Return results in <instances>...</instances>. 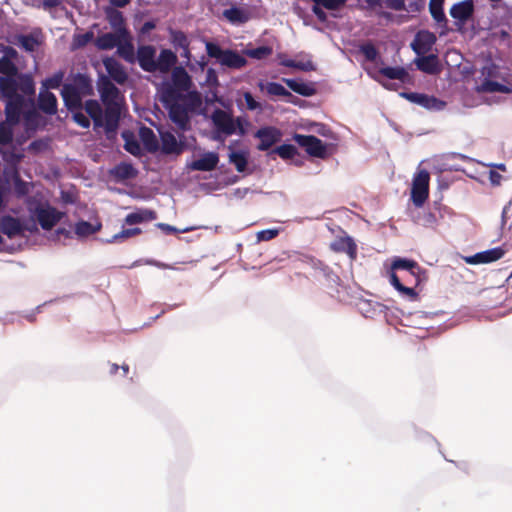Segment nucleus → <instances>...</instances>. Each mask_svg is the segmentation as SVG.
Segmentation results:
<instances>
[{
  "label": "nucleus",
  "instance_id": "17",
  "mask_svg": "<svg viewBox=\"0 0 512 512\" xmlns=\"http://www.w3.org/2000/svg\"><path fill=\"white\" fill-rule=\"evenodd\" d=\"M127 34V29H118L114 33H103L95 40V45L100 50H111L119 44L121 37Z\"/></svg>",
  "mask_w": 512,
  "mask_h": 512
},
{
  "label": "nucleus",
  "instance_id": "9",
  "mask_svg": "<svg viewBox=\"0 0 512 512\" xmlns=\"http://www.w3.org/2000/svg\"><path fill=\"white\" fill-rule=\"evenodd\" d=\"M25 105L24 96H16L13 99L6 100L4 109L5 120L7 123L18 125L23 115V108Z\"/></svg>",
  "mask_w": 512,
  "mask_h": 512
},
{
  "label": "nucleus",
  "instance_id": "30",
  "mask_svg": "<svg viewBox=\"0 0 512 512\" xmlns=\"http://www.w3.org/2000/svg\"><path fill=\"white\" fill-rule=\"evenodd\" d=\"M417 68L427 74H436L439 72L438 58L434 54L425 56V54L415 60Z\"/></svg>",
  "mask_w": 512,
  "mask_h": 512
},
{
  "label": "nucleus",
  "instance_id": "55",
  "mask_svg": "<svg viewBox=\"0 0 512 512\" xmlns=\"http://www.w3.org/2000/svg\"><path fill=\"white\" fill-rule=\"evenodd\" d=\"M206 52L209 57L217 59L220 63L225 53V50H223L218 44L207 42Z\"/></svg>",
  "mask_w": 512,
  "mask_h": 512
},
{
  "label": "nucleus",
  "instance_id": "60",
  "mask_svg": "<svg viewBox=\"0 0 512 512\" xmlns=\"http://www.w3.org/2000/svg\"><path fill=\"white\" fill-rule=\"evenodd\" d=\"M279 231L277 229H265L261 230L257 233L258 241H269L274 239L278 235Z\"/></svg>",
  "mask_w": 512,
  "mask_h": 512
},
{
  "label": "nucleus",
  "instance_id": "47",
  "mask_svg": "<svg viewBox=\"0 0 512 512\" xmlns=\"http://www.w3.org/2000/svg\"><path fill=\"white\" fill-rule=\"evenodd\" d=\"M0 73L4 75L3 77H16L18 68L10 58L4 56L0 59Z\"/></svg>",
  "mask_w": 512,
  "mask_h": 512
},
{
  "label": "nucleus",
  "instance_id": "32",
  "mask_svg": "<svg viewBox=\"0 0 512 512\" xmlns=\"http://www.w3.org/2000/svg\"><path fill=\"white\" fill-rule=\"evenodd\" d=\"M157 218V213L150 209H138L137 211L128 214L125 217L127 225L139 224L147 221H152Z\"/></svg>",
  "mask_w": 512,
  "mask_h": 512
},
{
  "label": "nucleus",
  "instance_id": "35",
  "mask_svg": "<svg viewBox=\"0 0 512 512\" xmlns=\"http://www.w3.org/2000/svg\"><path fill=\"white\" fill-rule=\"evenodd\" d=\"M31 105L32 107L28 110H25L23 112V118L25 122V129L27 131H36L40 124V114L34 107V101L31 99Z\"/></svg>",
  "mask_w": 512,
  "mask_h": 512
},
{
  "label": "nucleus",
  "instance_id": "48",
  "mask_svg": "<svg viewBox=\"0 0 512 512\" xmlns=\"http://www.w3.org/2000/svg\"><path fill=\"white\" fill-rule=\"evenodd\" d=\"M273 49L270 46H260L257 48H249L244 51V54L250 58L262 60L272 55Z\"/></svg>",
  "mask_w": 512,
  "mask_h": 512
},
{
  "label": "nucleus",
  "instance_id": "37",
  "mask_svg": "<svg viewBox=\"0 0 512 512\" xmlns=\"http://www.w3.org/2000/svg\"><path fill=\"white\" fill-rule=\"evenodd\" d=\"M223 16L232 24H243L249 20L248 13L239 7L225 9Z\"/></svg>",
  "mask_w": 512,
  "mask_h": 512
},
{
  "label": "nucleus",
  "instance_id": "51",
  "mask_svg": "<svg viewBox=\"0 0 512 512\" xmlns=\"http://www.w3.org/2000/svg\"><path fill=\"white\" fill-rule=\"evenodd\" d=\"M266 92L273 96L290 97L292 94L280 83L269 82L266 85Z\"/></svg>",
  "mask_w": 512,
  "mask_h": 512
},
{
  "label": "nucleus",
  "instance_id": "27",
  "mask_svg": "<svg viewBox=\"0 0 512 512\" xmlns=\"http://www.w3.org/2000/svg\"><path fill=\"white\" fill-rule=\"evenodd\" d=\"M177 56L169 49L161 50L158 58L156 59V71L161 73H168L171 68L176 64Z\"/></svg>",
  "mask_w": 512,
  "mask_h": 512
},
{
  "label": "nucleus",
  "instance_id": "46",
  "mask_svg": "<svg viewBox=\"0 0 512 512\" xmlns=\"http://www.w3.org/2000/svg\"><path fill=\"white\" fill-rule=\"evenodd\" d=\"M14 124L6 121L0 122V145L7 146L12 143L14 136Z\"/></svg>",
  "mask_w": 512,
  "mask_h": 512
},
{
  "label": "nucleus",
  "instance_id": "64",
  "mask_svg": "<svg viewBox=\"0 0 512 512\" xmlns=\"http://www.w3.org/2000/svg\"><path fill=\"white\" fill-rule=\"evenodd\" d=\"M244 100L246 102V106L249 110H256L260 107L259 102H257L253 95L250 92L244 93Z\"/></svg>",
  "mask_w": 512,
  "mask_h": 512
},
{
  "label": "nucleus",
  "instance_id": "33",
  "mask_svg": "<svg viewBox=\"0 0 512 512\" xmlns=\"http://www.w3.org/2000/svg\"><path fill=\"white\" fill-rule=\"evenodd\" d=\"M17 90L18 83L14 77H0V93L6 100L22 96L17 93Z\"/></svg>",
  "mask_w": 512,
  "mask_h": 512
},
{
  "label": "nucleus",
  "instance_id": "58",
  "mask_svg": "<svg viewBox=\"0 0 512 512\" xmlns=\"http://www.w3.org/2000/svg\"><path fill=\"white\" fill-rule=\"evenodd\" d=\"M109 22L111 26L118 31V29H126L124 26V18L120 11H114L109 15Z\"/></svg>",
  "mask_w": 512,
  "mask_h": 512
},
{
  "label": "nucleus",
  "instance_id": "45",
  "mask_svg": "<svg viewBox=\"0 0 512 512\" xmlns=\"http://www.w3.org/2000/svg\"><path fill=\"white\" fill-rule=\"evenodd\" d=\"M170 41L176 50L190 45L187 35L181 30H170Z\"/></svg>",
  "mask_w": 512,
  "mask_h": 512
},
{
  "label": "nucleus",
  "instance_id": "57",
  "mask_svg": "<svg viewBox=\"0 0 512 512\" xmlns=\"http://www.w3.org/2000/svg\"><path fill=\"white\" fill-rule=\"evenodd\" d=\"M313 3L317 5H321L322 7L328 10H336L342 7L346 0H311Z\"/></svg>",
  "mask_w": 512,
  "mask_h": 512
},
{
  "label": "nucleus",
  "instance_id": "15",
  "mask_svg": "<svg viewBox=\"0 0 512 512\" xmlns=\"http://www.w3.org/2000/svg\"><path fill=\"white\" fill-rule=\"evenodd\" d=\"M103 65L109 75V79L111 78L119 85L125 84L128 79V74L116 59L113 57H106L103 59Z\"/></svg>",
  "mask_w": 512,
  "mask_h": 512
},
{
  "label": "nucleus",
  "instance_id": "31",
  "mask_svg": "<svg viewBox=\"0 0 512 512\" xmlns=\"http://www.w3.org/2000/svg\"><path fill=\"white\" fill-rule=\"evenodd\" d=\"M137 174L138 171L134 168V166L126 162H121L117 164L111 170V175L119 181L133 179L137 176Z\"/></svg>",
  "mask_w": 512,
  "mask_h": 512
},
{
  "label": "nucleus",
  "instance_id": "22",
  "mask_svg": "<svg viewBox=\"0 0 512 512\" xmlns=\"http://www.w3.org/2000/svg\"><path fill=\"white\" fill-rule=\"evenodd\" d=\"M473 12L474 5L471 0L458 2L450 8L451 17L463 23L473 15Z\"/></svg>",
  "mask_w": 512,
  "mask_h": 512
},
{
  "label": "nucleus",
  "instance_id": "34",
  "mask_svg": "<svg viewBox=\"0 0 512 512\" xmlns=\"http://www.w3.org/2000/svg\"><path fill=\"white\" fill-rule=\"evenodd\" d=\"M102 228L101 222L90 223L84 220H80L75 224V234L82 238L88 237L100 231Z\"/></svg>",
  "mask_w": 512,
  "mask_h": 512
},
{
  "label": "nucleus",
  "instance_id": "41",
  "mask_svg": "<svg viewBox=\"0 0 512 512\" xmlns=\"http://www.w3.org/2000/svg\"><path fill=\"white\" fill-rule=\"evenodd\" d=\"M390 283L401 294L411 299L417 297V292L415 291V289L413 287L403 285L400 278L394 272L390 274Z\"/></svg>",
  "mask_w": 512,
  "mask_h": 512
},
{
  "label": "nucleus",
  "instance_id": "28",
  "mask_svg": "<svg viewBox=\"0 0 512 512\" xmlns=\"http://www.w3.org/2000/svg\"><path fill=\"white\" fill-rule=\"evenodd\" d=\"M220 64L232 69H241L246 66L247 60L237 51L226 49Z\"/></svg>",
  "mask_w": 512,
  "mask_h": 512
},
{
  "label": "nucleus",
  "instance_id": "16",
  "mask_svg": "<svg viewBox=\"0 0 512 512\" xmlns=\"http://www.w3.org/2000/svg\"><path fill=\"white\" fill-rule=\"evenodd\" d=\"M61 96L63 98L66 108L74 112L76 110H82L83 102L82 96L74 89V86L70 84H64L61 90Z\"/></svg>",
  "mask_w": 512,
  "mask_h": 512
},
{
  "label": "nucleus",
  "instance_id": "54",
  "mask_svg": "<svg viewBox=\"0 0 512 512\" xmlns=\"http://www.w3.org/2000/svg\"><path fill=\"white\" fill-rule=\"evenodd\" d=\"M142 233V230L140 228H128V229H123L121 232L115 234L112 239L110 240V242H118V241H121L123 239H127V238H131V237H134L136 235H139Z\"/></svg>",
  "mask_w": 512,
  "mask_h": 512
},
{
  "label": "nucleus",
  "instance_id": "59",
  "mask_svg": "<svg viewBox=\"0 0 512 512\" xmlns=\"http://www.w3.org/2000/svg\"><path fill=\"white\" fill-rule=\"evenodd\" d=\"M73 120L82 128H89L91 123L89 118L82 113L81 110H76L73 112Z\"/></svg>",
  "mask_w": 512,
  "mask_h": 512
},
{
  "label": "nucleus",
  "instance_id": "38",
  "mask_svg": "<svg viewBox=\"0 0 512 512\" xmlns=\"http://www.w3.org/2000/svg\"><path fill=\"white\" fill-rule=\"evenodd\" d=\"M3 159L7 162L8 167L5 169L6 173L14 172V169H19V164L24 159V153L22 151L16 152L14 150L3 152Z\"/></svg>",
  "mask_w": 512,
  "mask_h": 512
},
{
  "label": "nucleus",
  "instance_id": "43",
  "mask_svg": "<svg viewBox=\"0 0 512 512\" xmlns=\"http://www.w3.org/2000/svg\"><path fill=\"white\" fill-rule=\"evenodd\" d=\"M379 73L392 80L405 81L408 77V72L403 67H383L379 70Z\"/></svg>",
  "mask_w": 512,
  "mask_h": 512
},
{
  "label": "nucleus",
  "instance_id": "61",
  "mask_svg": "<svg viewBox=\"0 0 512 512\" xmlns=\"http://www.w3.org/2000/svg\"><path fill=\"white\" fill-rule=\"evenodd\" d=\"M124 148L127 152L134 156H139L141 154L140 144L136 140H127Z\"/></svg>",
  "mask_w": 512,
  "mask_h": 512
},
{
  "label": "nucleus",
  "instance_id": "62",
  "mask_svg": "<svg viewBox=\"0 0 512 512\" xmlns=\"http://www.w3.org/2000/svg\"><path fill=\"white\" fill-rule=\"evenodd\" d=\"M384 3L387 8L392 10H406L405 0H384Z\"/></svg>",
  "mask_w": 512,
  "mask_h": 512
},
{
  "label": "nucleus",
  "instance_id": "53",
  "mask_svg": "<svg viewBox=\"0 0 512 512\" xmlns=\"http://www.w3.org/2000/svg\"><path fill=\"white\" fill-rule=\"evenodd\" d=\"M48 147H49L48 139H36L29 144V146L27 147V150L32 154H38L40 152L47 150Z\"/></svg>",
  "mask_w": 512,
  "mask_h": 512
},
{
  "label": "nucleus",
  "instance_id": "13",
  "mask_svg": "<svg viewBox=\"0 0 512 512\" xmlns=\"http://www.w3.org/2000/svg\"><path fill=\"white\" fill-rule=\"evenodd\" d=\"M212 120L217 130L225 135H232L236 133V123L234 118L224 110L217 109L213 115Z\"/></svg>",
  "mask_w": 512,
  "mask_h": 512
},
{
  "label": "nucleus",
  "instance_id": "52",
  "mask_svg": "<svg viewBox=\"0 0 512 512\" xmlns=\"http://www.w3.org/2000/svg\"><path fill=\"white\" fill-rule=\"evenodd\" d=\"M360 53H362L367 61L374 62L379 53L376 47L371 42H366L359 47Z\"/></svg>",
  "mask_w": 512,
  "mask_h": 512
},
{
  "label": "nucleus",
  "instance_id": "20",
  "mask_svg": "<svg viewBox=\"0 0 512 512\" xmlns=\"http://www.w3.org/2000/svg\"><path fill=\"white\" fill-rule=\"evenodd\" d=\"M219 162V156L215 152H207L201 158L194 160L189 168L193 171H212L214 170Z\"/></svg>",
  "mask_w": 512,
  "mask_h": 512
},
{
  "label": "nucleus",
  "instance_id": "36",
  "mask_svg": "<svg viewBox=\"0 0 512 512\" xmlns=\"http://www.w3.org/2000/svg\"><path fill=\"white\" fill-rule=\"evenodd\" d=\"M139 135L147 151L156 152L158 150V140L152 129L148 127H142L139 131Z\"/></svg>",
  "mask_w": 512,
  "mask_h": 512
},
{
  "label": "nucleus",
  "instance_id": "7",
  "mask_svg": "<svg viewBox=\"0 0 512 512\" xmlns=\"http://www.w3.org/2000/svg\"><path fill=\"white\" fill-rule=\"evenodd\" d=\"M254 136L260 140L257 149L259 151H267L281 140L282 133L276 127L266 126L258 129Z\"/></svg>",
  "mask_w": 512,
  "mask_h": 512
},
{
  "label": "nucleus",
  "instance_id": "11",
  "mask_svg": "<svg viewBox=\"0 0 512 512\" xmlns=\"http://www.w3.org/2000/svg\"><path fill=\"white\" fill-rule=\"evenodd\" d=\"M86 113L92 119L94 129L104 128L107 133V122L105 108L103 109L101 104L97 100H87L83 105Z\"/></svg>",
  "mask_w": 512,
  "mask_h": 512
},
{
  "label": "nucleus",
  "instance_id": "3",
  "mask_svg": "<svg viewBox=\"0 0 512 512\" xmlns=\"http://www.w3.org/2000/svg\"><path fill=\"white\" fill-rule=\"evenodd\" d=\"M430 175L426 170H420L413 178L411 200L416 207H421L429 196Z\"/></svg>",
  "mask_w": 512,
  "mask_h": 512
},
{
  "label": "nucleus",
  "instance_id": "42",
  "mask_svg": "<svg viewBox=\"0 0 512 512\" xmlns=\"http://www.w3.org/2000/svg\"><path fill=\"white\" fill-rule=\"evenodd\" d=\"M284 82L292 91L302 96H312L315 92L314 88H312L310 85L303 82H298L294 79H284Z\"/></svg>",
  "mask_w": 512,
  "mask_h": 512
},
{
  "label": "nucleus",
  "instance_id": "6",
  "mask_svg": "<svg viewBox=\"0 0 512 512\" xmlns=\"http://www.w3.org/2000/svg\"><path fill=\"white\" fill-rule=\"evenodd\" d=\"M35 214L39 225L44 230H51L64 215L52 206L38 207Z\"/></svg>",
  "mask_w": 512,
  "mask_h": 512
},
{
  "label": "nucleus",
  "instance_id": "29",
  "mask_svg": "<svg viewBox=\"0 0 512 512\" xmlns=\"http://www.w3.org/2000/svg\"><path fill=\"white\" fill-rule=\"evenodd\" d=\"M5 177L7 181L13 183L14 193L18 197H23L29 193V183L21 178L19 169H14V172L11 173H6Z\"/></svg>",
  "mask_w": 512,
  "mask_h": 512
},
{
  "label": "nucleus",
  "instance_id": "40",
  "mask_svg": "<svg viewBox=\"0 0 512 512\" xmlns=\"http://www.w3.org/2000/svg\"><path fill=\"white\" fill-rule=\"evenodd\" d=\"M18 89L27 96L35 95V83L31 75L20 74L18 76Z\"/></svg>",
  "mask_w": 512,
  "mask_h": 512
},
{
  "label": "nucleus",
  "instance_id": "44",
  "mask_svg": "<svg viewBox=\"0 0 512 512\" xmlns=\"http://www.w3.org/2000/svg\"><path fill=\"white\" fill-rule=\"evenodd\" d=\"M479 91L484 92V93H493V92L509 93L511 90L506 85L501 84L497 81L485 79L479 86Z\"/></svg>",
  "mask_w": 512,
  "mask_h": 512
},
{
  "label": "nucleus",
  "instance_id": "49",
  "mask_svg": "<svg viewBox=\"0 0 512 512\" xmlns=\"http://www.w3.org/2000/svg\"><path fill=\"white\" fill-rule=\"evenodd\" d=\"M229 161L234 164L236 170L240 173L244 172L247 167V158L242 152H231L229 155Z\"/></svg>",
  "mask_w": 512,
  "mask_h": 512
},
{
  "label": "nucleus",
  "instance_id": "2",
  "mask_svg": "<svg viewBox=\"0 0 512 512\" xmlns=\"http://www.w3.org/2000/svg\"><path fill=\"white\" fill-rule=\"evenodd\" d=\"M100 99L105 107L107 135L115 133L121 116L120 90L105 75H101L97 82Z\"/></svg>",
  "mask_w": 512,
  "mask_h": 512
},
{
  "label": "nucleus",
  "instance_id": "18",
  "mask_svg": "<svg viewBox=\"0 0 512 512\" xmlns=\"http://www.w3.org/2000/svg\"><path fill=\"white\" fill-rule=\"evenodd\" d=\"M24 226L20 220L12 216H3L0 220V231L10 239L24 234Z\"/></svg>",
  "mask_w": 512,
  "mask_h": 512
},
{
  "label": "nucleus",
  "instance_id": "25",
  "mask_svg": "<svg viewBox=\"0 0 512 512\" xmlns=\"http://www.w3.org/2000/svg\"><path fill=\"white\" fill-rule=\"evenodd\" d=\"M69 84L74 86V89L82 97H87V96L94 95V88H93V84H92V79L88 75H86V74L78 73L73 78V82L69 83Z\"/></svg>",
  "mask_w": 512,
  "mask_h": 512
},
{
  "label": "nucleus",
  "instance_id": "10",
  "mask_svg": "<svg viewBox=\"0 0 512 512\" xmlns=\"http://www.w3.org/2000/svg\"><path fill=\"white\" fill-rule=\"evenodd\" d=\"M139 66L145 72H156V49L151 45H141L135 56Z\"/></svg>",
  "mask_w": 512,
  "mask_h": 512
},
{
  "label": "nucleus",
  "instance_id": "21",
  "mask_svg": "<svg viewBox=\"0 0 512 512\" xmlns=\"http://www.w3.org/2000/svg\"><path fill=\"white\" fill-rule=\"evenodd\" d=\"M161 149L164 154L180 155L184 150V144L178 142L173 133L166 131L160 134Z\"/></svg>",
  "mask_w": 512,
  "mask_h": 512
},
{
  "label": "nucleus",
  "instance_id": "14",
  "mask_svg": "<svg viewBox=\"0 0 512 512\" xmlns=\"http://www.w3.org/2000/svg\"><path fill=\"white\" fill-rule=\"evenodd\" d=\"M436 40L437 38L432 32L420 31L411 43V48L417 55H424L432 49Z\"/></svg>",
  "mask_w": 512,
  "mask_h": 512
},
{
  "label": "nucleus",
  "instance_id": "39",
  "mask_svg": "<svg viewBox=\"0 0 512 512\" xmlns=\"http://www.w3.org/2000/svg\"><path fill=\"white\" fill-rule=\"evenodd\" d=\"M444 0H430L429 10L432 18L438 23L445 26L447 24V18L443 11Z\"/></svg>",
  "mask_w": 512,
  "mask_h": 512
},
{
  "label": "nucleus",
  "instance_id": "26",
  "mask_svg": "<svg viewBox=\"0 0 512 512\" xmlns=\"http://www.w3.org/2000/svg\"><path fill=\"white\" fill-rule=\"evenodd\" d=\"M117 47V53L128 63H135L136 57L134 52V46L132 44L131 36L127 31V34L120 38Z\"/></svg>",
  "mask_w": 512,
  "mask_h": 512
},
{
  "label": "nucleus",
  "instance_id": "5",
  "mask_svg": "<svg viewBox=\"0 0 512 512\" xmlns=\"http://www.w3.org/2000/svg\"><path fill=\"white\" fill-rule=\"evenodd\" d=\"M293 140L313 157L325 158L327 155L326 145L321 139L314 135L294 134Z\"/></svg>",
  "mask_w": 512,
  "mask_h": 512
},
{
  "label": "nucleus",
  "instance_id": "8",
  "mask_svg": "<svg viewBox=\"0 0 512 512\" xmlns=\"http://www.w3.org/2000/svg\"><path fill=\"white\" fill-rule=\"evenodd\" d=\"M401 96L429 110H441L445 107V102L434 96L416 92H403Z\"/></svg>",
  "mask_w": 512,
  "mask_h": 512
},
{
  "label": "nucleus",
  "instance_id": "1",
  "mask_svg": "<svg viewBox=\"0 0 512 512\" xmlns=\"http://www.w3.org/2000/svg\"><path fill=\"white\" fill-rule=\"evenodd\" d=\"M192 80L185 68L174 67L171 82H164L159 89L160 102L167 109L170 120L182 131L190 127L191 112L201 105L198 92L189 91Z\"/></svg>",
  "mask_w": 512,
  "mask_h": 512
},
{
  "label": "nucleus",
  "instance_id": "23",
  "mask_svg": "<svg viewBox=\"0 0 512 512\" xmlns=\"http://www.w3.org/2000/svg\"><path fill=\"white\" fill-rule=\"evenodd\" d=\"M38 107L45 114H48V115L56 114L57 113V98H56V96L48 90H41L38 95Z\"/></svg>",
  "mask_w": 512,
  "mask_h": 512
},
{
  "label": "nucleus",
  "instance_id": "63",
  "mask_svg": "<svg viewBox=\"0 0 512 512\" xmlns=\"http://www.w3.org/2000/svg\"><path fill=\"white\" fill-rule=\"evenodd\" d=\"M295 69H298L300 71L309 72V71L315 70V65L310 59L305 60V61L300 60V61H296Z\"/></svg>",
  "mask_w": 512,
  "mask_h": 512
},
{
  "label": "nucleus",
  "instance_id": "24",
  "mask_svg": "<svg viewBox=\"0 0 512 512\" xmlns=\"http://www.w3.org/2000/svg\"><path fill=\"white\" fill-rule=\"evenodd\" d=\"M41 31L32 32L28 35L20 34L16 37V44L26 52H34L42 43Z\"/></svg>",
  "mask_w": 512,
  "mask_h": 512
},
{
  "label": "nucleus",
  "instance_id": "12",
  "mask_svg": "<svg viewBox=\"0 0 512 512\" xmlns=\"http://www.w3.org/2000/svg\"><path fill=\"white\" fill-rule=\"evenodd\" d=\"M505 253L506 250L502 247H495L486 251L478 252L472 256H467L464 260L467 264L471 265L487 264L501 259Z\"/></svg>",
  "mask_w": 512,
  "mask_h": 512
},
{
  "label": "nucleus",
  "instance_id": "4",
  "mask_svg": "<svg viewBox=\"0 0 512 512\" xmlns=\"http://www.w3.org/2000/svg\"><path fill=\"white\" fill-rule=\"evenodd\" d=\"M392 270H404L414 280V286H419L427 279V272L415 260L406 258H395L391 265Z\"/></svg>",
  "mask_w": 512,
  "mask_h": 512
},
{
  "label": "nucleus",
  "instance_id": "50",
  "mask_svg": "<svg viewBox=\"0 0 512 512\" xmlns=\"http://www.w3.org/2000/svg\"><path fill=\"white\" fill-rule=\"evenodd\" d=\"M274 152L284 160L293 159L296 155H298L297 148L292 144L280 145L274 149Z\"/></svg>",
  "mask_w": 512,
  "mask_h": 512
},
{
  "label": "nucleus",
  "instance_id": "19",
  "mask_svg": "<svg viewBox=\"0 0 512 512\" xmlns=\"http://www.w3.org/2000/svg\"><path fill=\"white\" fill-rule=\"evenodd\" d=\"M330 249L336 253H346L351 259L357 256V245L350 236L337 237L330 244Z\"/></svg>",
  "mask_w": 512,
  "mask_h": 512
},
{
  "label": "nucleus",
  "instance_id": "56",
  "mask_svg": "<svg viewBox=\"0 0 512 512\" xmlns=\"http://www.w3.org/2000/svg\"><path fill=\"white\" fill-rule=\"evenodd\" d=\"M63 78H64V72L58 71V72L54 73L51 77L47 78L44 81L43 85L46 88L57 89L60 87V85L63 81Z\"/></svg>",
  "mask_w": 512,
  "mask_h": 512
}]
</instances>
